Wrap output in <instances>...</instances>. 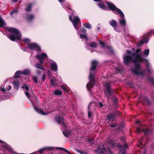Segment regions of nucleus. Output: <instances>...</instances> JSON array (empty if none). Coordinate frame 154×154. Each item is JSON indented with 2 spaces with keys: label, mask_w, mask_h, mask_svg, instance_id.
<instances>
[{
  "label": "nucleus",
  "mask_w": 154,
  "mask_h": 154,
  "mask_svg": "<svg viewBox=\"0 0 154 154\" xmlns=\"http://www.w3.org/2000/svg\"><path fill=\"white\" fill-rule=\"evenodd\" d=\"M97 5L99 8L103 10H105L106 9V6L102 3H98Z\"/></svg>",
  "instance_id": "obj_23"
},
{
  "label": "nucleus",
  "mask_w": 154,
  "mask_h": 154,
  "mask_svg": "<svg viewBox=\"0 0 154 154\" xmlns=\"http://www.w3.org/2000/svg\"><path fill=\"white\" fill-rule=\"evenodd\" d=\"M76 151L81 154H87L88 152L87 151H84L83 150H80L79 149H77Z\"/></svg>",
  "instance_id": "obj_40"
},
{
  "label": "nucleus",
  "mask_w": 154,
  "mask_h": 154,
  "mask_svg": "<svg viewBox=\"0 0 154 154\" xmlns=\"http://www.w3.org/2000/svg\"><path fill=\"white\" fill-rule=\"evenodd\" d=\"M30 72L29 70H25L23 71L22 72V74L25 75H27L29 74Z\"/></svg>",
  "instance_id": "obj_38"
},
{
  "label": "nucleus",
  "mask_w": 154,
  "mask_h": 154,
  "mask_svg": "<svg viewBox=\"0 0 154 154\" xmlns=\"http://www.w3.org/2000/svg\"><path fill=\"white\" fill-rule=\"evenodd\" d=\"M95 152H97L98 154H106V150L105 148H98L97 150H95Z\"/></svg>",
  "instance_id": "obj_15"
},
{
  "label": "nucleus",
  "mask_w": 154,
  "mask_h": 154,
  "mask_svg": "<svg viewBox=\"0 0 154 154\" xmlns=\"http://www.w3.org/2000/svg\"><path fill=\"white\" fill-rule=\"evenodd\" d=\"M72 132L68 130H65L63 132V134L66 137H68L71 136L72 134Z\"/></svg>",
  "instance_id": "obj_18"
},
{
  "label": "nucleus",
  "mask_w": 154,
  "mask_h": 154,
  "mask_svg": "<svg viewBox=\"0 0 154 154\" xmlns=\"http://www.w3.org/2000/svg\"><path fill=\"white\" fill-rule=\"evenodd\" d=\"M144 43V42L143 40H142L138 43L137 45L138 46H141Z\"/></svg>",
  "instance_id": "obj_42"
},
{
  "label": "nucleus",
  "mask_w": 154,
  "mask_h": 154,
  "mask_svg": "<svg viewBox=\"0 0 154 154\" xmlns=\"http://www.w3.org/2000/svg\"><path fill=\"white\" fill-rule=\"evenodd\" d=\"M13 84L14 88L17 89V90H18L19 88L20 85V84L19 82L17 81L14 82Z\"/></svg>",
  "instance_id": "obj_28"
},
{
  "label": "nucleus",
  "mask_w": 154,
  "mask_h": 154,
  "mask_svg": "<svg viewBox=\"0 0 154 154\" xmlns=\"http://www.w3.org/2000/svg\"><path fill=\"white\" fill-rule=\"evenodd\" d=\"M21 88L23 89L25 88L27 91H28L29 90V87L28 86L27 84L26 83L24 84L23 86L21 87Z\"/></svg>",
  "instance_id": "obj_39"
},
{
  "label": "nucleus",
  "mask_w": 154,
  "mask_h": 154,
  "mask_svg": "<svg viewBox=\"0 0 154 154\" xmlns=\"http://www.w3.org/2000/svg\"><path fill=\"white\" fill-rule=\"evenodd\" d=\"M36 73L38 75H39L40 74L42 73V72L40 70H38L36 71Z\"/></svg>",
  "instance_id": "obj_54"
},
{
  "label": "nucleus",
  "mask_w": 154,
  "mask_h": 154,
  "mask_svg": "<svg viewBox=\"0 0 154 154\" xmlns=\"http://www.w3.org/2000/svg\"><path fill=\"white\" fill-rule=\"evenodd\" d=\"M147 67H149L151 66L150 64L148 62H147Z\"/></svg>",
  "instance_id": "obj_59"
},
{
  "label": "nucleus",
  "mask_w": 154,
  "mask_h": 154,
  "mask_svg": "<svg viewBox=\"0 0 154 154\" xmlns=\"http://www.w3.org/2000/svg\"><path fill=\"white\" fill-rule=\"evenodd\" d=\"M5 24V23L2 18L0 16V28L3 27Z\"/></svg>",
  "instance_id": "obj_31"
},
{
  "label": "nucleus",
  "mask_w": 154,
  "mask_h": 154,
  "mask_svg": "<svg viewBox=\"0 0 154 154\" xmlns=\"http://www.w3.org/2000/svg\"><path fill=\"white\" fill-rule=\"evenodd\" d=\"M81 31L82 32L85 33L86 32V30L84 28H82L81 29Z\"/></svg>",
  "instance_id": "obj_53"
},
{
  "label": "nucleus",
  "mask_w": 154,
  "mask_h": 154,
  "mask_svg": "<svg viewBox=\"0 0 154 154\" xmlns=\"http://www.w3.org/2000/svg\"><path fill=\"white\" fill-rule=\"evenodd\" d=\"M147 71L148 72V73L149 74H151V71L149 69H147Z\"/></svg>",
  "instance_id": "obj_62"
},
{
  "label": "nucleus",
  "mask_w": 154,
  "mask_h": 154,
  "mask_svg": "<svg viewBox=\"0 0 154 154\" xmlns=\"http://www.w3.org/2000/svg\"><path fill=\"white\" fill-rule=\"evenodd\" d=\"M20 72L19 71H17L16 72L15 74L17 75H19L20 74Z\"/></svg>",
  "instance_id": "obj_63"
},
{
  "label": "nucleus",
  "mask_w": 154,
  "mask_h": 154,
  "mask_svg": "<svg viewBox=\"0 0 154 154\" xmlns=\"http://www.w3.org/2000/svg\"><path fill=\"white\" fill-rule=\"evenodd\" d=\"M151 147L152 149H154V143H153V144L151 146Z\"/></svg>",
  "instance_id": "obj_64"
},
{
  "label": "nucleus",
  "mask_w": 154,
  "mask_h": 154,
  "mask_svg": "<svg viewBox=\"0 0 154 154\" xmlns=\"http://www.w3.org/2000/svg\"><path fill=\"white\" fill-rule=\"evenodd\" d=\"M137 132L138 133H140L141 132H144L145 135H148L151 133L152 132V130L148 129H141L140 128L137 127L136 128Z\"/></svg>",
  "instance_id": "obj_10"
},
{
  "label": "nucleus",
  "mask_w": 154,
  "mask_h": 154,
  "mask_svg": "<svg viewBox=\"0 0 154 154\" xmlns=\"http://www.w3.org/2000/svg\"><path fill=\"white\" fill-rule=\"evenodd\" d=\"M110 83L105 82L106 89L104 93L107 97V99L109 100H112L113 102V104L115 105V107H117L118 99L114 94V91L112 90L110 85Z\"/></svg>",
  "instance_id": "obj_3"
},
{
  "label": "nucleus",
  "mask_w": 154,
  "mask_h": 154,
  "mask_svg": "<svg viewBox=\"0 0 154 154\" xmlns=\"http://www.w3.org/2000/svg\"><path fill=\"white\" fill-rule=\"evenodd\" d=\"M57 149H58L59 150H63L68 153V154H71V153L70 152V151H69L68 150H67L66 149L63 148V147H57Z\"/></svg>",
  "instance_id": "obj_36"
},
{
  "label": "nucleus",
  "mask_w": 154,
  "mask_h": 154,
  "mask_svg": "<svg viewBox=\"0 0 154 154\" xmlns=\"http://www.w3.org/2000/svg\"><path fill=\"white\" fill-rule=\"evenodd\" d=\"M3 146L7 150L11 152L13 151V149L7 144L5 143V144L3 145Z\"/></svg>",
  "instance_id": "obj_19"
},
{
  "label": "nucleus",
  "mask_w": 154,
  "mask_h": 154,
  "mask_svg": "<svg viewBox=\"0 0 154 154\" xmlns=\"http://www.w3.org/2000/svg\"><path fill=\"white\" fill-rule=\"evenodd\" d=\"M54 93L55 95H61L62 93L61 91L57 89L54 92Z\"/></svg>",
  "instance_id": "obj_34"
},
{
  "label": "nucleus",
  "mask_w": 154,
  "mask_h": 154,
  "mask_svg": "<svg viewBox=\"0 0 154 154\" xmlns=\"http://www.w3.org/2000/svg\"><path fill=\"white\" fill-rule=\"evenodd\" d=\"M33 99H34L35 101L34 102L36 103H37L38 101V100L36 97H34L33 98Z\"/></svg>",
  "instance_id": "obj_57"
},
{
  "label": "nucleus",
  "mask_w": 154,
  "mask_h": 154,
  "mask_svg": "<svg viewBox=\"0 0 154 154\" xmlns=\"http://www.w3.org/2000/svg\"><path fill=\"white\" fill-rule=\"evenodd\" d=\"M51 67H57V64L56 62L53 60H51L50 62Z\"/></svg>",
  "instance_id": "obj_27"
},
{
  "label": "nucleus",
  "mask_w": 154,
  "mask_h": 154,
  "mask_svg": "<svg viewBox=\"0 0 154 154\" xmlns=\"http://www.w3.org/2000/svg\"><path fill=\"white\" fill-rule=\"evenodd\" d=\"M25 94L28 98H29L30 97L29 93L28 92H25Z\"/></svg>",
  "instance_id": "obj_50"
},
{
  "label": "nucleus",
  "mask_w": 154,
  "mask_h": 154,
  "mask_svg": "<svg viewBox=\"0 0 154 154\" xmlns=\"http://www.w3.org/2000/svg\"><path fill=\"white\" fill-rule=\"evenodd\" d=\"M35 57L39 61L40 63H36L35 65V67H42V64L43 63L44 60L48 58L47 54L45 53H42L41 54H37Z\"/></svg>",
  "instance_id": "obj_6"
},
{
  "label": "nucleus",
  "mask_w": 154,
  "mask_h": 154,
  "mask_svg": "<svg viewBox=\"0 0 154 154\" xmlns=\"http://www.w3.org/2000/svg\"><path fill=\"white\" fill-rule=\"evenodd\" d=\"M99 42L102 48H106L110 53H112L113 52V51L111 47L105 45L104 42H102L100 40H99Z\"/></svg>",
  "instance_id": "obj_13"
},
{
  "label": "nucleus",
  "mask_w": 154,
  "mask_h": 154,
  "mask_svg": "<svg viewBox=\"0 0 154 154\" xmlns=\"http://www.w3.org/2000/svg\"><path fill=\"white\" fill-rule=\"evenodd\" d=\"M18 12V10L17 9H14L12 11L11 13L10 14L11 15H12L13 14H17Z\"/></svg>",
  "instance_id": "obj_41"
},
{
  "label": "nucleus",
  "mask_w": 154,
  "mask_h": 154,
  "mask_svg": "<svg viewBox=\"0 0 154 154\" xmlns=\"http://www.w3.org/2000/svg\"><path fill=\"white\" fill-rule=\"evenodd\" d=\"M107 117V119L109 120V121H110L111 119H113L115 118V115L113 112L108 114Z\"/></svg>",
  "instance_id": "obj_22"
},
{
  "label": "nucleus",
  "mask_w": 154,
  "mask_h": 154,
  "mask_svg": "<svg viewBox=\"0 0 154 154\" xmlns=\"http://www.w3.org/2000/svg\"><path fill=\"white\" fill-rule=\"evenodd\" d=\"M28 47L32 50L35 49L36 51L39 53L41 51L40 47L36 43H29L28 44Z\"/></svg>",
  "instance_id": "obj_9"
},
{
  "label": "nucleus",
  "mask_w": 154,
  "mask_h": 154,
  "mask_svg": "<svg viewBox=\"0 0 154 154\" xmlns=\"http://www.w3.org/2000/svg\"><path fill=\"white\" fill-rule=\"evenodd\" d=\"M92 66L91 67H96L98 66V62L96 60L93 61L91 62Z\"/></svg>",
  "instance_id": "obj_25"
},
{
  "label": "nucleus",
  "mask_w": 154,
  "mask_h": 154,
  "mask_svg": "<svg viewBox=\"0 0 154 154\" xmlns=\"http://www.w3.org/2000/svg\"><path fill=\"white\" fill-rule=\"evenodd\" d=\"M34 17V15L32 14H26V19L28 22H31L33 20Z\"/></svg>",
  "instance_id": "obj_14"
},
{
  "label": "nucleus",
  "mask_w": 154,
  "mask_h": 154,
  "mask_svg": "<svg viewBox=\"0 0 154 154\" xmlns=\"http://www.w3.org/2000/svg\"><path fill=\"white\" fill-rule=\"evenodd\" d=\"M113 112L114 113L115 117L116 116L120 117L122 114L121 112L118 110H114Z\"/></svg>",
  "instance_id": "obj_26"
},
{
  "label": "nucleus",
  "mask_w": 154,
  "mask_h": 154,
  "mask_svg": "<svg viewBox=\"0 0 154 154\" xmlns=\"http://www.w3.org/2000/svg\"><path fill=\"white\" fill-rule=\"evenodd\" d=\"M69 19L72 23L74 28L78 31L77 33L79 34V28L77 25L80 23V20L78 17H74L73 14L72 13L71 15L69 16Z\"/></svg>",
  "instance_id": "obj_7"
},
{
  "label": "nucleus",
  "mask_w": 154,
  "mask_h": 154,
  "mask_svg": "<svg viewBox=\"0 0 154 154\" xmlns=\"http://www.w3.org/2000/svg\"><path fill=\"white\" fill-rule=\"evenodd\" d=\"M33 5L32 3H29L27 6V8L25 9V10L26 12H29L31 10L32 8Z\"/></svg>",
  "instance_id": "obj_24"
},
{
  "label": "nucleus",
  "mask_w": 154,
  "mask_h": 154,
  "mask_svg": "<svg viewBox=\"0 0 154 154\" xmlns=\"http://www.w3.org/2000/svg\"><path fill=\"white\" fill-rule=\"evenodd\" d=\"M51 84L53 86L55 85V83L53 79H51L50 80Z\"/></svg>",
  "instance_id": "obj_48"
},
{
  "label": "nucleus",
  "mask_w": 154,
  "mask_h": 154,
  "mask_svg": "<svg viewBox=\"0 0 154 154\" xmlns=\"http://www.w3.org/2000/svg\"><path fill=\"white\" fill-rule=\"evenodd\" d=\"M96 68H91L89 76L90 82L87 84V88L88 89H92L95 85V71Z\"/></svg>",
  "instance_id": "obj_5"
},
{
  "label": "nucleus",
  "mask_w": 154,
  "mask_h": 154,
  "mask_svg": "<svg viewBox=\"0 0 154 154\" xmlns=\"http://www.w3.org/2000/svg\"><path fill=\"white\" fill-rule=\"evenodd\" d=\"M61 88L62 89L65 91L68 92V91L66 87L63 85H61L60 86Z\"/></svg>",
  "instance_id": "obj_44"
},
{
  "label": "nucleus",
  "mask_w": 154,
  "mask_h": 154,
  "mask_svg": "<svg viewBox=\"0 0 154 154\" xmlns=\"http://www.w3.org/2000/svg\"><path fill=\"white\" fill-rule=\"evenodd\" d=\"M83 26L86 28L91 29V26L90 24L89 23H85L83 24Z\"/></svg>",
  "instance_id": "obj_33"
},
{
  "label": "nucleus",
  "mask_w": 154,
  "mask_h": 154,
  "mask_svg": "<svg viewBox=\"0 0 154 154\" xmlns=\"http://www.w3.org/2000/svg\"><path fill=\"white\" fill-rule=\"evenodd\" d=\"M34 109L35 111L38 113L43 115H45V113L43 112V110L42 109H39L35 107H34Z\"/></svg>",
  "instance_id": "obj_21"
},
{
  "label": "nucleus",
  "mask_w": 154,
  "mask_h": 154,
  "mask_svg": "<svg viewBox=\"0 0 154 154\" xmlns=\"http://www.w3.org/2000/svg\"><path fill=\"white\" fill-rule=\"evenodd\" d=\"M32 79L35 81L36 83H38V81H37V78L35 76H33Z\"/></svg>",
  "instance_id": "obj_47"
},
{
  "label": "nucleus",
  "mask_w": 154,
  "mask_h": 154,
  "mask_svg": "<svg viewBox=\"0 0 154 154\" xmlns=\"http://www.w3.org/2000/svg\"><path fill=\"white\" fill-rule=\"evenodd\" d=\"M51 69L54 71H56L57 70V68H51Z\"/></svg>",
  "instance_id": "obj_58"
},
{
  "label": "nucleus",
  "mask_w": 154,
  "mask_h": 154,
  "mask_svg": "<svg viewBox=\"0 0 154 154\" xmlns=\"http://www.w3.org/2000/svg\"><path fill=\"white\" fill-rule=\"evenodd\" d=\"M122 125L121 124H118V125H117V123H115L112 124L111 125V126L112 127H113V128L117 126H118V129L119 130L120 129V128H121L122 127Z\"/></svg>",
  "instance_id": "obj_32"
},
{
  "label": "nucleus",
  "mask_w": 154,
  "mask_h": 154,
  "mask_svg": "<svg viewBox=\"0 0 154 154\" xmlns=\"http://www.w3.org/2000/svg\"><path fill=\"white\" fill-rule=\"evenodd\" d=\"M109 8L112 10L116 14L119 15L118 21L120 25L123 27H125L126 22L124 14L119 9L117 8L113 4L110 2H107Z\"/></svg>",
  "instance_id": "obj_2"
},
{
  "label": "nucleus",
  "mask_w": 154,
  "mask_h": 154,
  "mask_svg": "<svg viewBox=\"0 0 154 154\" xmlns=\"http://www.w3.org/2000/svg\"><path fill=\"white\" fill-rule=\"evenodd\" d=\"M63 117H58L56 118V121L60 125L65 127H66V124L63 121Z\"/></svg>",
  "instance_id": "obj_12"
},
{
  "label": "nucleus",
  "mask_w": 154,
  "mask_h": 154,
  "mask_svg": "<svg viewBox=\"0 0 154 154\" xmlns=\"http://www.w3.org/2000/svg\"><path fill=\"white\" fill-rule=\"evenodd\" d=\"M149 49H147L145 50L143 52L141 53V54H143V55L145 56V57H147L149 54Z\"/></svg>",
  "instance_id": "obj_29"
},
{
  "label": "nucleus",
  "mask_w": 154,
  "mask_h": 154,
  "mask_svg": "<svg viewBox=\"0 0 154 154\" xmlns=\"http://www.w3.org/2000/svg\"><path fill=\"white\" fill-rule=\"evenodd\" d=\"M118 147L119 148L121 149H122L125 150L128 148V146L127 144H125L124 145H119Z\"/></svg>",
  "instance_id": "obj_30"
},
{
  "label": "nucleus",
  "mask_w": 154,
  "mask_h": 154,
  "mask_svg": "<svg viewBox=\"0 0 154 154\" xmlns=\"http://www.w3.org/2000/svg\"><path fill=\"white\" fill-rule=\"evenodd\" d=\"M46 79V74L45 73H44L43 74L42 76V80L43 82H44Z\"/></svg>",
  "instance_id": "obj_46"
},
{
  "label": "nucleus",
  "mask_w": 154,
  "mask_h": 154,
  "mask_svg": "<svg viewBox=\"0 0 154 154\" xmlns=\"http://www.w3.org/2000/svg\"><path fill=\"white\" fill-rule=\"evenodd\" d=\"M108 151L109 152V153L110 154H112L113 153V152L112 151H111L109 148L108 149Z\"/></svg>",
  "instance_id": "obj_60"
},
{
  "label": "nucleus",
  "mask_w": 154,
  "mask_h": 154,
  "mask_svg": "<svg viewBox=\"0 0 154 154\" xmlns=\"http://www.w3.org/2000/svg\"><path fill=\"white\" fill-rule=\"evenodd\" d=\"M86 45L87 46L89 45L87 43ZM89 46L90 47L94 48H96L97 47V44L95 42H92L91 43L89 44Z\"/></svg>",
  "instance_id": "obj_20"
},
{
  "label": "nucleus",
  "mask_w": 154,
  "mask_h": 154,
  "mask_svg": "<svg viewBox=\"0 0 154 154\" xmlns=\"http://www.w3.org/2000/svg\"><path fill=\"white\" fill-rule=\"evenodd\" d=\"M79 35L80 38H86L87 41L88 40V38L85 34H80Z\"/></svg>",
  "instance_id": "obj_37"
},
{
  "label": "nucleus",
  "mask_w": 154,
  "mask_h": 154,
  "mask_svg": "<svg viewBox=\"0 0 154 154\" xmlns=\"http://www.w3.org/2000/svg\"><path fill=\"white\" fill-rule=\"evenodd\" d=\"M99 105L100 107H102L103 106V104L102 102H99Z\"/></svg>",
  "instance_id": "obj_55"
},
{
  "label": "nucleus",
  "mask_w": 154,
  "mask_h": 154,
  "mask_svg": "<svg viewBox=\"0 0 154 154\" xmlns=\"http://www.w3.org/2000/svg\"><path fill=\"white\" fill-rule=\"evenodd\" d=\"M53 148L51 147H45L43 148L42 149H40L39 150V152L40 153H42L44 152L45 150H46L48 151H51L53 150Z\"/></svg>",
  "instance_id": "obj_16"
},
{
  "label": "nucleus",
  "mask_w": 154,
  "mask_h": 154,
  "mask_svg": "<svg viewBox=\"0 0 154 154\" xmlns=\"http://www.w3.org/2000/svg\"><path fill=\"white\" fill-rule=\"evenodd\" d=\"M113 29L115 31L118 32H120V30H119L117 26H116L115 27H114Z\"/></svg>",
  "instance_id": "obj_43"
},
{
  "label": "nucleus",
  "mask_w": 154,
  "mask_h": 154,
  "mask_svg": "<svg viewBox=\"0 0 154 154\" xmlns=\"http://www.w3.org/2000/svg\"><path fill=\"white\" fill-rule=\"evenodd\" d=\"M148 79L153 85H154V78L151 77L150 76H148Z\"/></svg>",
  "instance_id": "obj_35"
},
{
  "label": "nucleus",
  "mask_w": 154,
  "mask_h": 154,
  "mask_svg": "<svg viewBox=\"0 0 154 154\" xmlns=\"http://www.w3.org/2000/svg\"><path fill=\"white\" fill-rule=\"evenodd\" d=\"M11 89V85L9 86V88L7 89L8 91H9Z\"/></svg>",
  "instance_id": "obj_61"
},
{
  "label": "nucleus",
  "mask_w": 154,
  "mask_h": 154,
  "mask_svg": "<svg viewBox=\"0 0 154 154\" xmlns=\"http://www.w3.org/2000/svg\"><path fill=\"white\" fill-rule=\"evenodd\" d=\"M143 42L144 43H147L149 41V38L148 37H146L144 39H143Z\"/></svg>",
  "instance_id": "obj_45"
},
{
  "label": "nucleus",
  "mask_w": 154,
  "mask_h": 154,
  "mask_svg": "<svg viewBox=\"0 0 154 154\" xmlns=\"http://www.w3.org/2000/svg\"><path fill=\"white\" fill-rule=\"evenodd\" d=\"M134 69H132V72L134 74L137 75H140L144 76L146 75V71L145 70L142 71L141 68H134Z\"/></svg>",
  "instance_id": "obj_8"
},
{
  "label": "nucleus",
  "mask_w": 154,
  "mask_h": 154,
  "mask_svg": "<svg viewBox=\"0 0 154 154\" xmlns=\"http://www.w3.org/2000/svg\"><path fill=\"white\" fill-rule=\"evenodd\" d=\"M140 49H138L136 51V53H133L129 50H126L124 56V63L126 65L129 64L130 62L132 61L134 64L135 67H140V63L143 61V59L140 54Z\"/></svg>",
  "instance_id": "obj_1"
},
{
  "label": "nucleus",
  "mask_w": 154,
  "mask_h": 154,
  "mask_svg": "<svg viewBox=\"0 0 154 154\" xmlns=\"http://www.w3.org/2000/svg\"><path fill=\"white\" fill-rule=\"evenodd\" d=\"M139 100L143 105L148 106L150 105L151 103L150 101L147 99V97L146 96L141 97L140 98Z\"/></svg>",
  "instance_id": "obj_11"
},
{
  "label": "nucleus",
  "mask_w": 154,
  "mask_h": 154,
  "mask_svg": "<svg viewBox=\"0 0 154 154\" xmlns=\"http://www.w3.org/2000/svg\"><path fill=\"white\" fill-rule=\"evenodd\" d=\"M109 23L110 25L113 28L117 26V21L114 19H112L109 21Z\"/></svg>",
  "instance_id": "obj_17"
},
{
  "label": "nucleus",
  "mask_w": 154,
  "mask_h": 154,
  "mask_svg": "<svg viewBox=\"0 0 154 154\" xmlns=\"http://www.w3.org/2000/svg\"><path fill=\"white\" fill-rule=\"evenodd\" d=\"M1 90L2 92H5L6 91V89L4 88H2L1 89Z\"/></svg>",
  "instance_id": "obj_56"
},
{
  "label": "nucleus",
  "mask_w": 154,
  "mask_h": 154,
  "mask_svg": "<svg viewBox=\"0 0 154 154\" xmlns=\"http://www.w3.org/2000/svg\"><path fill=\"white\" fill-rule=\"evenodd\" d=\"M88 117L91 118V113L90 111H88Z\"/></svg>",
  "instance_id": "obj_52"
},
{
  "label": "nucleus",
  "mask_w": 154,
  "mask_h": 154,
  "mask_svg": "<svg viewBox=\"0 0 154 154\" xmlns=\"http://www.w3.org/2000/svg\"><path fill=\"white\" fill-rule=\"evenodd\" d=\"M23 41L26 43H28L30 42V40L27 38H25L23 39Z\"/></svg>",
  "instance_id": "obj_49"
},
{
  "label": "nucleus",
  "mask_w": 154,
  "mask_h": 154,
  "mask_svg": "<svg viewBox=\"0 0 154 154\" xmlns=\"http://www.w3.org/2000/svg\"><path fill=\"white\" fill-rule=\"evenodd\" d=\"M7 30L10 33L9 35H6L11 40L14 41L16 40H20L21 35L17 29L7 27Z\"/></svg>",
  "instance_id": "obj_4"
},
{
  "label": "nucleus",
  "mask_w": 154,
  "mask_h": 154,
  "mask_svg": "<svg viewBox=\"0 0 154 154\" xmlns=\"http://www.w3.org/2000/svg\"><path fill=\"white\" fill-rule=\"evenodd\" d=\"M121 140L123 143H125V142L126 140L125 138L123 137H121Z\"/></svg>",
  "instance_id": "obj_51"
}]
</instances>
